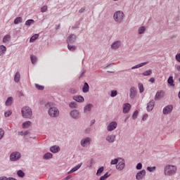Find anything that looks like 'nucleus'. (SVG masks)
<instances>
[{"label": "nucleus", "mask_w": 180, "mask_h": 180, "mask_svg": "<svg viewBox=\"0 0 180 180\" xmlns=\"http://www.w3.org/2000/svg\"><path fill=\"white\" fill-rule=\"evenodd\" d=\"M46 109H48V115L52 118L58 117L60 116V110L54 105L51 103H47L45 105Z\"/></svg>", "instance_id": "nucleus-1"}, {"label": "nucleus", "mask_w": 180, "mask_h": 180, "mask_svg": "<svg viewBox=\"0 0 180 180\" xmlns=\"http://www.w3.org/2000/svg\"><path fill=\"white\" fill-rule=\"evenodd\" d=\"M21 115L24 119H32L33 116L32 108L29 106L22 107L21 109Z\"/></svg>", "instance_id": "nucleus-2"}, {"label": "nucleus", "mask_w": 180, "mask_h": 180, "mask_svg": "<svg viewBox=\"0 0 180 180\" xmlns=\"http://www.w3.org/2000/svg\"><path fill=\"white\" fill-rule=\"evenodd\" d=\"M176 173V166L175 165H166L164 169L165 175H174V174Z\"/></svg>", "instance_id": "nucleus-3"}, {"label": "nucleus", "mask_w": 180, "mask_h": 180, "mask_svg": "<svg viewBox=\"0 0 180 180\" xmlns=\"http://www.w3.org/2000/svg\"><path fill=\"white\" fill-rule=\"evenodd\" d=\"M113 19L116 23H122L124 19V13L122 11H118L114 13Z\"/></svg>", "instance_id": "nucleus-4"}, {"label": "nucleus", "mask_w": 180, "mask_h": 180, "mask_svg": "<svg viewBox=\"0 0 180 180\" xmlns=\"http://www.w3.org/2000/svg\"><path fill=\"white\" fill-rule=\"evenodd\" d=\"M20 157H21L20 153L13 152L10 155V160H11V161H16V160H19V158H20Z\"/></svg>", "instance_id": "nucleus-5"}, {"label": "nucleus", "mask_w": 180, "mask_h": 180, "mask_svg": "<svg viewBox=\"0 0 180 180\" xmlns=\"http://www.w3.org/2000/svg\"><path fill=\"white\" fill-rule=\"evenodd\" d=\"M173 109L174 106H172V105H167L163 108L162 113L163 115H169Z\"/></svg>", "instance_id": "nucleus-6"}, {"label": "nucleus", "mask_w": 180, "mask_h": 180, "mask_svg": "<svg viewBox=\"0 0 180 180\" xmlns=\"http://www.w3.org/2000/svg\"><path fill=\"white\" fill-rule=\"evenodd\" d=\"M117 127V122L115 121L111 122L107 127L108 131H112V130H115Z\"/></svg>", "instance_id": "nucleus-7"}, {"label": "nucleus", "mask_w": 180, "mask_h": 180, "mask_svg": "<svg viewBox=\"0 0 180 180\" xmlns=\"http://www.w3.org/2000/svg\"><path fill=\"white\" fill-rule=\"evenodd\" d=\"M77 41V36L71 34L67 38V43L68 44H73Z\"/></svg>", "instance_id": "nucleus-8"}, {"label": "nucleus", "mask_w": 180, "mask_h": 180, "mask_svg": "<svg viewBox=\"0 0 180 180\" xmlns=\"http://www.w3.org/2000/svg\"><path fill=\"white\" fill-rule=\"evenodd\" d=\"M154 106H155V101H154V100H150V102L148 103L146 107L148 112H151V110L154 109Z\"/></svg>", "instance_id": "nucleus-9"}, {"label": "nucleus", "mask_w": 180, "mask_h": 180, "mask_svg": "<svg viewBox=\"0 0 180 180\" xmlns=\"http://www.w3.org/2000/svg\"><path fill=\"white\" fill-rule=\"evenodd\" d=\"M165 92L162 90L157 91L155 96V101H160V99H162L164 98Z\"/></svg>", "instance_id": "nucleus-10"}, {"label": "nucleus", "mask_w": 180, "mask_h": 180, "mask_svg": "<svg viewBox=\"0 0 180 180\" xmlns=\"http://www.w3.org/2000/svg\"><path fill=\"white\" fill-rule=\"evenodd\" d=\"M120 46H122V41H116L111 44L110 48L112 50H117V49H120Z\"/></svg>", "instance_id": "nucleus-11"}, {"label": "nucleus", "mask_w": 180, "mask_h": 180, "mask_svg": "<svg viewBox=\"0 0 180 180\" xmlns=\"http://www.w3.org/2000/svg\"><path fill=\"white\" fill-rule=\"evenodd\" d=\"M70 116L72 117V119H79V111L77 110H73L70 112Z\"/></svg>", "instance_id": "nucleus-12"}, {"label": "nucleus", "mask_w": 180, "mask_h": 180, "mask_svg": "<svg viewBox=\"0 0 180 180\" xmlns=\"http://www.w3.org/2000/svg\"><path fill=\"white\" fill-rule=\"evenodd\" d=\"M136 95H137V90H136L135 87H131L130 89L129 97L131 98V99H134Z\"/></svg>", "instance_id": "nucleus-13"}, {"label": "nucleus", "mask_w": 180, "mask_h": 180, "mask_svg": "<svg viewBox=\"0 0 180 180\" xmlns=\"http://www.w3.org/2000/svg\"><path fill=\"white\" fill-rule=\"evenodd\" d=\"M130 109H131V105H130V103H125L123 105L122 112L123 113H129Z\"/></svg>", "instance_id": "nucleus-14"}, {"label": "nucleus", "mask_w": 180, "mask_h": 180, "mask_svg": "<svg viewBox=\"0 0 180 180\" xmlns=\"http://www.w3.org/2000/svg\"><path fill=\"white\" fill-rule=\"evenodd\" d=\"M119 160L120 161L119 162V163L116 166V168H117V169H119L120 171H122V169H123V168H124V160L121 159V158H120Z\"/></svg>", "instance_id": "nucleus-15"}, {"label": "nucleus", "mask_w": 180, "mask_h": 180, "mask_svg": "<svg viewBox=\"0 0 180 180\" xmlns=\"http://www.w3.org/2000/svg\"><path fill=\"white\" fill-rule=\"evenodd\" d=\"M145 175H146V170L143 169L136 174V179L140 180L144 178Z\"/></svg>", "instance_id": "nucleus-16"}, {"label": "nucleus", "mask_w": 180, "mask_h": 180, "mask_svg": "<svg viewBox=\"0 0 180 180\" xmlns=\"http://www.w3.org/2000/svg\"><path fill=\"white\" fill-rule=\"evenodd\" d=\"M90 143H91V139L86 138L84 140H82L81 146H82V147H86V146H89Z\"/></svg>", "instance_id": "nucleus-17"}, {"label": "nucleus", "mask_w": 180, "mask_h": 180, "mask_svg": "<svg viewBox=\"0 0 180 180\" xmlns=\"http://www.w3.org/2000/svg\"><path fill=\"white\" fill-rule=\"evenodd\" d=\"M82 167V163L78 164L77 166L73 167L70 171L68 172V174H73V172H75L78 171Z\"/></svg>", "instance_id": "nucleus-18"}, {"label": "nucleus", "mask_w": 180, "mask_h": 180, "mask_svg": "<svg viewBox=\"0 0 180 180\" xmlns=\"http://www.w3.org/2000/svg\"><path fill=\"white\" fill-rule=\"evenodd\" d=\"M73 99L76 102H79V103L84 102V97L82 96H74Z\"/></svg>", "instance_id": "nucleus-19"}, {"label": "nucleus", "mask_w": 180, "mask_h": 180, "mask_svg": "<svg viewBox=\"0 0 180 180\" xmlns=\"http://www.w3.org/2000/svg\"><path fill=\"white\" fill-rule=\"evenodd\" d=\"M30 126H32V122L30 121H25L22 124V129H29Z\"/></svg>", "instance_id": "nucleus-20"}, {"label": "nucleus", "mask_w": 180, "mask_h": 180, "mask_svg": "<svg viewBox=\"0 0 180 180\" xmlns=\"http://www.w3.org/2000/svg\"><path fill=\"white\" fill-rule=\"evenodd\" d=\"M50 151L53 153H58V151H60V146H53L50 148Z\"/></svg>", "instance_id": "nucleus-21"}, {"label": "nucleus", "mask_w": 180, "mask_h": 180, "mask_svg": "<svg viewBox=\"0 0 180 180\" xmlns=\"http://www.w3.org/2000/svg\"><path fill=\"white\" fill-rule=\"evenodd\" d=\"M12 103H13V98L8 97L5 103L6 106H11Z\"/></svg>", "instance_id": "nucleus-22"}, {"label": "nucleus", "mask_w": 180, "mask_h": 180, "mask_svg": "<svg viewBox=\"0 0 180 180\" xmlns=\"http://www.w3.org/2000/svg\"><path fill=\"white\" fill-rule=\"evenodd\" d=\"M94 105L92 104H87L85 105L84 108V113H88Z\"/></svg>", "instance_id": "nucleus-23"}, {"label": "nucleus", "mask_w": 180, "mask_h": 180, "mask_svg": "<svg viewBox=\"0 0 180 180\" xmlns=\"http://www.w3.org/2000/svg\"><path fill=\"white\" fill-rule=\"evenodd\" d=\"M148 63V62H143V63H139L138 65H136L135 66H133L131 68V70H136V68H140L141 67H143V65H147Z\"/></svg>", "instance_id": "nucleus-24"}, {"label": "nucleus", "mask_w": 180, "mask_h": 180, "mask_svg": "<svg viewBox=\"0 0 180 180\" xmlns=\"http://www.w3.org/2000/svg\"><path fill=\"white\" fill-rule=\"evenodd\" d=\"M82 91L84 94H86V92H89V85L88 83L85 82L84 86L82 88Z\"/></svg>", "instance_id": "nucleus-25"}, {"label": "nucleus", "mask_w": 180, "mask_h": 180, "mask_svg": "<svg viewBox=\"0 0 180 180\" xmlns=\"http://www.w3.org/2000/svg\"><path fill=\"white\" fill-rule=\"evenodd\" d=\"M6 53V46L4 45L0 46V56H4Z\"/></svg>", "instance_id": "nucleus-26"}, {"label": "nucleus", "mask_w": 180, "mask_h": 180, "mask_svg": "<svg viewBox=\"0 0 180 180\" xmlns=\"http://www.w3.org/2000/svg\"><path fill=\"white\" fill-rule=\"evenodd\" d=\"M167 84L170 86H175V84H174V77L172 76H170L167 79Z\"/></svg>", "instance_id": "nucleus-27"}, {"label": "nucleus", "mask_w": 180, "mask_h": 180, "mask_svg": "<svg viewBox=\"0 0 180 180\" xmlns=\"http://www.w3.org/2000/svg\"><path fill=\"white\" fill-rule=\"evenodd\" d=\"M14 81L15 82H19V81H20V73H19V72H15Z\"/></svg>", "instance_id": "nucleus-28"}, {"label": "nucleus", "mask_w": 180, "mask_h": 180, "mask_svg": "<svg viewBox=\"0 0 180 180\" xmlns=\"http://www.w3.org/2000/svg\"><path fill=\"white\" fill-rule=\"evenodd\" d=\"M23 22V18L22 17H18L14 20V25H19Z\"/></svg>", "instance_id": "nucleus-29"}, {"label": "nucleus", "mask_w": 180, "mask_h": 180, "mask_svg": "<svg viewBox=\"0 0 180 180\" xmlns=\"http://www.w3.org/2000/svg\"><path fill=\"white\" fill-rule=\"evenodd\" d=\"M151 74H153V70L150 69L143 72L142 73V75H143L144 77H148L149 75H151Z\"/></svg>", "instance_id": "nucleus-30"}, {"label": "nucleus", "mask_w": 180, "mask_h": 180, "mask_svg": "<svg viewBox=\"0 0 180 180\" xmlns=\"http://www.w3.org/2000/svg\"><path fill=\"white\" fill-rule=\"evenodd\" d=\"M11 41V35L6 34L3 38V43H8V41Z\"/></svg>", "instance_id": "nucleus-31"}, {"label": "nucleus", "mask_w": 180, "mask_h": 180, "mask_svg": "<svg viewBox=\"0 0 180 180\" xmlns=\"http://www.w3.org/2000/svg\"><path fill=\"white\" fill-rule=\"evenodd\" d=\"M39 39V34H34L30 39V43H33V41H35V40H37Z\"/></svg>", "instance_id": "nucleus-32"}, {"label": "nucleus", "mask_w": 180, "mask_h": 180, "mask_svg": "<svg viewBox=\"0 0 180 180\" xmlns=\"http://www.w3.org/2000/svg\"><path fill=\"white\" fill-rule=\"evenodd\" d=\"M145 32H146V27L144 26L140 27L138 30L139 34H143L145 33Z\"/></svg>", "instance_id": "nucleus-33"}, {"label": "nucleus", "mask_w": 180, "mask_h": 180, "mask_svg": "<svg viewBox=\"0 0 180 180\" xmlns=\"http://www.w3.org/2000/svg\"><path fill=\"white\" fill-rule=\"evenodd\" d=\"M115 136H108L106 140L108 143H113V141H115Z\"/></svg>", "instance_id": "nucleus-34"}, {"label": "nucleus", "mask_w": 180, "mask_h": 180, "mask_svg": "<svg viewBox=\"0 0 180 180\" xmlns=\"http://www.w3.org/2000/svg\"><path fill=\"white\" fill-rule=\"evenodd\" d=\"M68 49L70 50V51H75V50H77V46L74 45H70V44H68Z\"/></svg>", "instance_id": "nucleus-35"}, {"label": "nucleus", "mask_w": 180, "mask_h": 180, "mask_svg": "<svg viewBox=\"0 0 180 180\" xmlns=\"http://www.w3.org/2000/svg\"><path fill=\"white\" fill-rule=\"evenodd\" d=\"M138 88L139 89L140 94H143V92H144V86L143 85V84L139 83L138 84Z\"/></svg>", "instance_id": "nucleus-36"}, {"label": "nucleus", "mask_w": 180, "mask_h": 180, "mask_svg": "<svg viewBox=\"0 0 180 180\" xmlns=\"http://www.w3.org/2000/svg\"><path fill=\"white\" fill-rule=\"evenodd\" d=\"M33 23H34V20L33 19L27 20L25 22V26H31V25H33Z\"/></svg>", "instance_id": "nucleus-37"}, {"label": "nucleus", "mask_w": 180, "mask_h": 180, "mask_svg": "<svg viewBox=\"0 0 180 180\" xmlns=\"http://www.w3.org/2000/svg\"><path fill=\"white\" fill-rule=\"evenodd\" d=\"M30 59H31V61H32V64H36V63L37 61V58L36 57V56L31 55L30 56Z\"/></svg>", "instance_id": "nucleus-38"}, {"label": "nucleus", "mask_w": 180, "mask_h": 180, "mask_svg": "<svg viewBox=\"0 0 180 180\" xmlns=\"http://www.w3.org/2000/svg\"><path fill=\"white\" fill-rule=\"evenodd\" d=\"M49 158H53V154L48 153L44 155V160H49Z\"/></svg>", "instance_id": "nucleus-39"}, {"label": "nucleus", "mask_w": 180, "mask_h": 180, "mask_svg": "<svg viewBox=\"0 0 180 180\" xmlns=\"http://www.w3.org/2000/svg\"><path fill=\"white\" fill-rule=\"evenodd\" d=\"M103 172V167H100L96 172L97 176H101V174Z\"/></svg>", "instance_id": "nucleus-40"}, {"label": "nucleus", "mask_w": 180, "mask_h": 180, "mask_svg": "<svg viewBox=\"0 0 180 180\" xmlns=\"http://www.w3.org/2000/svg\"><path fill=\"white\" fill-rule=\"evenodd\" d=\"M69 94H71L72 95H75L77 94V91L75 88H70L68 90Z\"/></svg>", "instance_id": "nucleus-41"}, {"label": "nucleus", "mask_w": 180, "mask_h": 180, "mask_svg": "<svg viewBox=\"0 0 180 180\" xmlns=\"http://www.w3.org/2000/svg\"><path fill=\"white\" fill-rule=\"evenodd\" d=\"M137 116H139V110H135L132 115V119L136 120V119H137Z\"/></svg>", "instance_id": "nucleus-42"}, {"label": "nucleus", "mask_w": 180, "mask_h": 180, "mask_svg": "<svg viewBox=\"0 0 180 180\" xmlns=\"http://www.w3.org/2000/svg\"><path fill=\"white\" fill-rule=\"evenodd\" d=\"M17 175H18L21 178H23L25 176V173L22 170H18L17 172Z\"/></svg>", "instance_id": "nucleus-43"}, {"label": "nucleus", "mask_w": 180, "mask_h": 180, "mask_svg": "<svg viewBox=\"0 0 180 180\" xmlns=\"http://www.w3.org/2000/svg\"><path fill=\"white\" fill-rule=\"evenodd\" d=\"M117 95V91L116 90L111 91V94H110L111 98H115V96H116Z\"/></svg>", "instance_id": "nucleus-44"}, {"label": "nucleus", "mask_w": 180, "mask_h": 180, "mask_svg": "<svg viewBox=\"0 0 180 180\" xmlns=\"http://www.w3.org/2000/svg\"><path fill=\"white\" fill-rule=\"evenodd\" d=\"M12 115V111L11 110H8L4 112V116L5 117H9Z\"/></svg>", "instance_id": "nucleus-45"}, {"label": "nucleus", "mask_w": 180, "mask_h": 180, "mask_svg": "<svg viewBox=\"0 0 180 180\" xmlns=\"http://www.w3.org/2000/svg\"><path fill=\"white\" fill-rule=\"evenodd\" d=\"M35 87L37 88V89H38V91H43V89H44V86H40L37 84H35Z\"/></svg>", "instance_id": "nucleus-46"}, {"label": "nucleus", "mask_w": 180, "mask_h": 180, "mask_svg": "<svg viewBox=\"0 0 180 180\" xmlns=\"http://www.w3.org/2000/svg\"><path fill=\"white\" fill-rule=\"evenodd\" d=\"M69 106H70V108H77V103H75V102H71V103L69 104Z\"/></svg>", "instance_id": "nucleus-47"}, {"label": "nucleus", "mask_w": 180, "mask_h": 180, "mask_svg": "<svg viewBox=\"0 0 180 180\" xmlns=\"http://www.w3.org/2000/svg\"><path fill=\"white\" fill-rule=\"evenodd\" d=\"M117 162H119V160L118 159H114L111 160V165H116V164H117Z\"/></svg>", "instance_id": "nucleus-48"}, {"label": "nucleus", "mask_w": 180, "mask_h": 180, "mask_svg": "<svg viewBox=\"0 0 180 180\" xmlns=\"http://www.w3.org/2000/svg\"><path fill=\"white\" fill-rule=\"evenodd\" d=\"M41 12L44 13V12H47V6H44L41 8Z\"/></svg>", "instance_id": "nucleus-49"}, {"label": "nucleus", "mask_w": 180, "mask_h": 180, "mask_svg": "<svg viewBox=\"0 0 180 180\" xmlns=\"http://www.w3.org/2000/svg\"><path fill=\"white\" fill-rule=\"evenodd\" d=\"M19 135L20 136H27L29 135V131H21V132H19Z\"/></svg>", "instance_id": "nucleus-50"}, {"label": "nucleus", "mask_w": 180, "mask_h": 180, "mask_svg": "<svg viewBox=\"0 0 180 180\" xmlns=\"http://www.w3.org/2000/svg\"><path fill=\"white\" fill-rule=\"evenodd\" d=\"M148 171H149V172H153V171H155V167H147Z\"/></svg>", "instance_id": "nucleus-51"}, {"label": "nucleus", "mask_w": 180, "mask_h": 180, "mask_svg": "<svg viewBox=\"0 0 180 180\" xmlns=\"http://www.w3.org/2000/svg\"><path fill=\"white\" fill-rule=\"evenodd\" d=\"M143 168V165L141 163H138L136 165V169H141Z\"/></svg>", "instance_id": "nucleus-52"}, {"label": "nucleus", "mask_w": 180, "mask_h": 180, "mask_svg": "<svg viewBox=\"0 0 180 180\" xmlns=\"http://www.w3.org/2000/svg\"><path fill=\"white\" fill-rule=\"evenodd\" d=\"M176 61H178L179 63H180V53H177L176 55Z\"/></svg>", "instance_id": "nucleus-53"}, {"label": "nucleus", "mask_w": 180, "mask_h": 180, "mask_svg": "<svg viewBox=\"0 0 180 180\" xmlns=\"http://www.w3.org/2000/svg\"><path fill=\"white\" fill-rule=\"evenodd\" d=\"M149 82H151L152 84H154V82H155V78L151 77V78L149 79Z\"/></svg>", "instance_id": "nucleus-54"}, {"label": "nucleus", "mask_w": 180, "mask_h": 180, "mask_svg": "<svg viewBox=\"0 0 180 180\" xmlns=\"http://www.w3.org/2000/svg\"><path fill=\"white\" fill-rule=\"evenodd\" d=\"M147 117H148V115H147V114L143 115L142 120H143V121L147 120Z\"/></svg>", "instance_id": "nucleus-55"}, {"label": "nucleus", "mask_w": 180, "mask_h": 180, "mask_svg": "<svg viewBox=\"0 0 180 180\" xmlns=\"http://www.w3.org/2000/svg\"><path fill=\"white\" fill-rule=\"evenodd\" d=\"M5 134V131L4 129H0V136H4Z\"/></svg>", "instance_id": "nucleus-56"}, {"label": "nucleus", "mask_w": 180, "mask_h": 180, "mask_svg": "<svg viewBox=\"0 0 180 180\" xmlns=\"http://www.w3.org/2000/svg\"><path fill=\"white\" fill-rule=\"evenodd\" d=\"M84 12H85V8H82L79 11V13H84Z\"/></svg>", "instance_id": "nucleus-57"}, {"label": "nucleus", "mask_w": 180, "mask_h": 180, "mask_svg": "<svg viewBox=\"0 0 180 180\" xmlns=\"http://www.w3.org/2000/svg\"><path fill=\"white\" fill-rule=\"evenodd\" d=\"M0 180H8L7 177H0Z\"/></svg>", "instance_id": "nucleus-58"}, {"label": "nucleus", "mask_w": 180, "mask_h": 180, "mask_svg": "<svg viewBox=\"0 0 180 180\" xmlns=\"http://www.w3.org/2000/svg\"><path fill=\"white\" fill-rule=\"evenodd\" d=\"M71 179V176H68L65 178V180H68Z\"/></svg>", "instance_id": "nucleus-59"}, {"label": "nucleus", "mask_w": 180, "mask_h": 180, "mask_svg": "<svg viewBox=\"0 0 180 180\" xmlns=\"http://www.w3.org/2000/svg\"><path fill=\"white\" fill-rule=\"evenodd\" d=\"M95 124V120H92L91 121V125L92 126V124Z\"/></svg>", "instance_id": "nucleus-60"}, {"label": "nucleus", "mask_w": 180, "mask_h": 180, "mask_svg": "<svg viewBox=\"0 0 180 180\" xmlns=\"http://www.w3.org/2000/svg\"><path fill=\"white\" fill-rule=\"evenodd\" d=\"M176 70H177V71H180V65L176 66Z\"/></svg>", "instance_id": "nucleus-61"}, {"label": "nucleus", "mask_w": 180, "mask_h": 180, "mask_svg": "<svg viewBox=\"0 0 180 180\" xmlns=\"http://www.w3.org/2000/svg\"><path fill=\"white\" fill-rule=\"evenodd\" d=\"M8 180H16V179H15V178H13V177H10V178L8 179Z\"/></svg>", "instance_id": "nucleus-62"}, {"label": "nucleus", "mask_w": 180, "mask_h": 180, "mask_svg": "<svg viewBox=\"0 0 180 180\" xmlns=\"http://www.w3.org/2000/svg\"><path fill=\"white\" fill-rule=\"evenodd\" d=\"M56 30H58V29H60V25H58L56 27Z\"/></svg>", "instance_id": "nucleus-63"}, {"label": "nucleus", "mask_w": 180, "mask_h": 180, "mask_svg": "<svg viewBox=\"0 0 180 180\" xmlns=\"http://www.w3.org/2000/svg\"><path fill=\"white\" fill-rule=\"evenodd\" d=\"M86 131H91V129H86Z\"/></svg>", "instance_id": "nucleus-64"}]
</instances>
